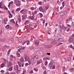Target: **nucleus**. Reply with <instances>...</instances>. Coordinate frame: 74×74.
<instances>
[{"instance_id":"nucleus-1","label":"nucleus","mask_w":74,"mask_h":74,"mask_svg":"<svg viewBox=\"0 0 74 74\" xmlns=\"http://www.w3.org/2000/svg\"><path fill=\"white\" fill-rule=\"evenodd\" d=\"M39 58V56L36 54L33 57V58L32 59V62H36V61H37L38 60Z\"/></svg>"},{"instance_id":"nucleus-2","label":"nucleus","mask_w":74,"mask_h":74,"mask_svg":"<svg viewBox=\"0 0 74 74\" xmlns=\"http://www.w3.org/2000/svg\"><path fill=\"white\" fill-rule=\"evenodd\" d=\"M24 58L25 59V61H28L29 64H31V63L30 62L31 60L29 57L27 56L26 54H24Z\"/></svg>"},{"instance_id":"nucleus-3","label":"nucleus","mask_w":74,"mask_h":74,"mask_svg":"<svg viewBox=\"0 0 74 74\" xmlns=\"http://www.w3.org/2000/svg\"><path fill=\"white\" fill-rule=\"evenodd\" d=\"M18 65H16V66H14V69L15 70H17V72H16L17 74H18L19 73V70H18Z\"/></svg>"},{"instance_id":"nucleus-4","label":"nucleus","mask_w":74,"mask_h":74,"mask_svg":"<svg viewBox=\"0 0 74 74\" xmlns=\"http://www.w3.org/2000/svg\"><path fill=\"white\" fill-rule=\"evenodd\" d=\"M73 41V37L71 36L69 38V43H71Z\"/></svg>"},{"instance_id":"nucleus-5","label":"nucleus","mask_w":74,"mask_h":74,"mask_svg":"<svg viewBox=\"0 0 74 74\" xmlns=\"http://www.w3.org/2000/svg\"><path fill=\"white\" fill-rule=\"evenodd\" d=\"M19 49H18V52H21V50L25 49V47H19Z\"/></svg>"},{"instance_id":"nucleus-6","label":"nucleus","mask_w":74,"mask_h":74,"mask_svg":"<svg viewBox=\"0 0 74 74\" xmlns=\"http://www.w3.org/2000/svg\"><path fill=\"white\" fill-rule=\"evenodd\" d=\"M52 66H53V62H52V61H51L50 63L49 64V65L48 66V68L50 69H51Z\"/></svg>"},{"instance_id":"nucleus-7","label":"nucleus","mask_w":74,"mask_h":74,"mask_svg":"<svg viewBox=\"0 0 74 74\" xmlns=\"http://www.w3.org/2000/svg\"><path fill=\"white\" fill-rule=\"evenodd\" d=\"M51 59L53 61H56L58 60V57L56 56L53 57L51 58Z\"/></svg>"},{"instance_id":"nucleus-8","label":"nucleus","mask_w":74,"mask_h":74,"mask_svg":"<svg viewBox=\"0 0 74 74\" xmlns=\"http://www.w3.org/2000/svg\"><path fill=\"white\" fill-rule=\"evenodd\" d=\"M39 9L40 11H41V12H45V9H42V6L40 7L39 8Z\"/></svg>"},{"instance_id":"nucleus-9","label":"nucleus","mask_w":74,"mask_h":74,"mask_svg":"<svg viewBox=\"0 0 74 74\" xmlns=\"http://www.w3.org/2000/svg\"><path fill=\"white\" fill-rule=\"evenodd\" d=\"M40 41L38 40H36L35 41V45H39V42Z\"/></svg>"},{"instance_id":"nucleus-10","label":"nucleus","mask_w":74,"mask_h":74,"mask_svg":"<svg viewBox=\"0 0 74 74\" xmlns=\"http://www.w3.org/2000/svg\"><path fill=\"white\" fill-rule=\"evenodd\" d=\"M58 41H63V37L61 36L60 38L58 40Z\"/></svg>"},{"instance_id":"nucleus-11","label":"nucleus","mask_w":74,"mask_h":74,"mask_svg":"<svg viewBox=\"0 0 74 74\" xmlns=\"http://www.w3.org/2000/svg\"><path fill=\"white\" fill-rule=\"evenodd\" d=\"M20 62L22 63V62H24V60H23V57H21L20 60Z\"/></svg>"},{"instance_id":"nucleus-12","label":"nucleus","mask_w":74,"mask_h":74,"mask_svg":"<svg viewBox=\"0 0 74 74\" xmlns=\"http://www.w3.org/2000/svg\"><path fill=\"white\" fill-rule=\"evenodd\" d=\"M0 41L1 42H5V39L4 38L0 39Z\"/></svg>"},{"instance_id":"nucleus-13","label":"nucleus","mask_w":74,"mask_h":74,"mask_svg":"<svg viewBox=\"0 0 74 74\" xmlns=\"http://www.w3.org/2000/svg\"><path fill=\"white\" fill-rule=\"evenodd\" d=\"M17 3V4H16V6L17 7H20V5H21V3H20V2H18V3Z\"/></svg>"},{"instance_id":"nucleus-14","label":"nucleus","mask_w":74,"mask_h":74,"mask_svg":"<svg viewBox=\"0 0 74 74\" xmlns=\"http://www.w3.org/2000/svg\"><path fill=\"white\" fill-rule=\"evenodd\" d=\"M26 11V10L25 9H23L20 11L21 13H23V12H25Z\"/></svg>"},{"instance_id":"nucleus-15","label":"nucleus","mask_w":74,"mask_h":74,"mask_svg":"<svg viewBox=\"0 0 74 74\" xmlns=\"http://www.w3.org/2000/svg\"><path fill=\"white\" fill-rule=\"evenodd\" d=\"M62 28L63 30H66L67 29V27H65L64 25H63L62 26Z\"/></svg>"},{"instance_id":"nucleus-16","label":"nucleus","mask_w":74,"mask_h":74,"mask_svg":"<svg viewBox=\"0 0 74 74\" xmlns=\"http://www.w3.org/2000/svg\"><path fill=\"white\" fill-rule=\"evenodd\" d=\"M8 14H9V18H11L12 17V15L11 14L10 11L8 12Z\"/></svg>"},{"instance_id":"nucleus-17","label":"nucleus","mask_w":74,"mask_h":74,"mask_svg":"<svg viewBox=\"0 0 74 74\" xmlns=\"http://www.w3.org/2000/svg\"><path fill=\"white\" fill-rule=\"evenodd\" d=\"M12 66V63L11 62H9V64L8 66V67H10L11 66Z\"/></svg>"},{"instance_id":"nucleus-18","label":"nucleus","mask_w":74,"mask_h":74,"mask_svg":"<svg viewBox=\"0 0 74 74\" xmlns=\"http://www.w3.org/2000/svg\"><path fill=\"white\" fill-rule=\"evenodd\" d=\"M3 7V2H1L0 3V8H2Z\"/></svg>"},{"instance_id":"nucleus-19","label":"nucleus","mask_w":74,"mask_h":74,"mask_svg":"<svg viewBox=\"0 0 74 74\" xmlns=\"http://www.w3.org/2000/svg\"><path fill=\"white\" fill-rule=\"evenodd\" d=\"M18 65L19 66V67H21V66H22V63L21 62H20L18 61Z\"/></svg>"},{"instance_id":"nucleus-20","label":"nucleus","mask_w":74,"mask_h":74,"mask_svg":"<svg viewBox=\"0 0 74 74\" xmlns=\"http://www.w3.org/2000/svg\"><path fill=\"white\" fill-rule=\"evenodd\" d=\"M14 3H18L19 2H20V1L18 0H14Z\"/></svg>"},{"instance_id":"nucleus-21","label":"nucleus","mask_w":74,"mask_h":74,"mask_svg":"<svg viewBox=\"0 0 74 74\" xmlns=\"http://www.w3.org/2000/svg\"><path fill=\"white\" fill-rule=\"evenodd\" d=\"M4 66H5V64H2L1 65V68H3V67H4Z\"/></svg>"},{"instance_id":"nucleus-22","label":"nucleus","mask_w":74,"mask_h":74,"mask_svg":"<svg viewBox=\"0 0 74 74\" xmlns=\"http://www.w3.org/2000/svg\"><path fill=\"white\" fill-rule=\"evenodd\" d=\"M26 16H23L22 20H23L24 19H26Z\"/></svg>"},{"instance_id":"nucleus-23","label":"nucleus","mask_w":74,"mask_h":74,"mask_svg":"<svg viewBox=\"0 0 74 74\" xmlns=\"http://www.w3.org/2000/svg\"><path fill=\"white\" fill-rule=\"evenodd\" d=\"M5 28L7 29H8L10 28V25H7L5 27Z\"/></svg>"},{"instance_id":"nucleus-24","label":"nucleus","mask_w":74,"mask_h":74,"mask_svg":"<svg viewBox=\"0 0 74 74\" xmlns=\"http://www.w3.org/2000/svg\"><path fill=\"white\" fill-rule=\"evenodd\" d=\"M10 52H11V49H10L8 51V54H7V55L8 56H9L10 55Z\"/></svg>"},{"instance_id":"nucleus-25","label":"nucleus","mask_w":74,"mask_h":74,"mask_svg":"<svg viewBox=\"0 0 74 74\" xmlns=\"http://www.w3.org/2000/svg\"><path fill=\"white\" fill-rule=\"evenodd\" d=\"M10 56V60L12 61V58H13V56L12 55H11Z\"/></svg>"},{"instance_id":"nucleus-26","label":"nucleus","mask_w":74,"mask_h":74,"mask_svg":"<svg viewBox=\"0 0 74 74\" xmlns=\"http://www.w3.org/2000/svg\"><path fill=\"white\" fill-rule=\"evenodd\" d=\"M29 18L31 20H33L34 19V17L32 16H29Z\"/></svg>"},{"instance_id":"nucleus-27","label":"nucleus","mask_w":74,"mask_h":74,"mask_svg":"<svg viewBox=\"0 0 74 74\" xmlns=\"http://www.w3.org/2000/svg\"><path fill=\"white\" fill-rule=\"evenodd\" d=\"M16 54L17 55H18V57H19V56H20V53H19V52L18 51L16 53Z\"/></svg>"},{"instance_id":"nucleus-28","label":"nucleus","mask_w":74,"mask_h":74,"mask_svg":"<svg viewBox=\"0 0 74 74\" xmlns=\"http://www.w3.org/2000/svg\"><path fill=\"white\" fill-rule=\"evenodd\" d=\"M57 53L59 55H60L61 54V51H57Z\"/></svg>"},{"instance_id":"nucleus-29","label":"nucleus","mask_w":74,"mask_h":74,"mask_svg":"<svg viewBox=\"0 0 74 74\" xmlns=\"http://www.w3.org/2000/svg\"><path fill=\"white\" fill-rule=\"evenodd\" d=\"M47 47H48V48H51V47H52V46L51 45H47Z\"/></svg>"},{"instance_id":"nucleus-30","label":"nucleus","mask_w":74,"mask_h":74,"mask_svg":"<svg viewBox=\"0 0 74 74\" xmlns=\"http://www.w3.org/2000/svg\"><path fill=\"white\" fill-rule=\"evenodd\" d=\"M71 60V59L70 57H68L66 59V60L67 61H69Z\"/></svg>"},{"instance_id":"nucleus-31","label":"nucleus","mask_w":74,"mask_h":74,"mask_svg":"<svg viewBox=\"0 0 74 74\" xmlns=\"http://www.w3.org/2000/svg\"><path fill=\"white\" fill-rule=\"evenodd\" d=\"M11 21L12 22L14 23V24H15V21H14V20L13 19H12L11 20Z\"/></svg>"},{"instance_id":"nucleus-32","label":"nucleus","mask_w":74,"mask_h":74,"mask_svg":"<svg viewBox=\"0 0 74 74\" xmlns=\"http://www.w3.org/2000/svg\"><path fill=\"white\" fill-rule=\"evenodd\" d=\"M71 19V18H68V19H66V21L68 22L69 21H70Z\"/></svg>"},{"instance_id":"nucleus-33","label":"nucleus","mask_w":74,"mask_h":74,"mask_svg":"<svg viewBox=\"0 0 74 74\" xmlns=\"http://www.w3.org/2000/svg\"><path fill=\"white\" fill-rule=\"evenodd\" d=\"M64 13V15H66V14H67V12L65 11L63 12Z\"/></svg>"},{"instance_id":"nucleus-34","label":"nucleus","mask_w":74,"mask_h":74,"mask_svg":"<svg viewBox=\"0 0 74 74\" xmlns=\"http://www.w3.org/2000/svg\"><path fill=\"white\" fill-rule=\"evenodd\" d=\"M52 44H57L58 43L56 42H51Z\"/></svg>"},{"instance_id":"nucleus-35","label":"nucleus","mask_w":74,"mask_h":74,"mask_svg":"<svg viewBox=\"0 0 74 74\" xmlns=\"http://www.w3.org/2000/svg\"><path fill=\"white\" fill-rule=\"evenodd\" d=\"M64 13L63 12H61L60 14V16H63L64 15Z\"/></svg>"},{"instance_id":"nucleus-36","label":"nucleus","mask_w":74,"mask_h":74,"mask_svg":"<svg viewBox=\"0 0 74 74\" xmlns=\"http://www.w3.org/2000/svg\"><path fill=\"white\" fill-rule=\"evenodd\" d=\"M62 6L63 7H64V1H63L62 3Z\"/></svg>"},{"instance_id":"nucleus-37","label":"nucleus","mask_w":74,"mask_h":74,"mask_svg":"<svg viewBox=\"0 0 74 74\" xmlns=\"http://www.w3.org/2000/svg\"><path fill=\"white\" fill-rule=\"evenodd\" d=\"M48 8H49V7L48 5L46 6L45 7V9L46 10H48Z\"/></svg>"},{"instance_id":"nucleus-38","label":"nucleus","mask_w":74,"mask_h":74,"mask_svg":"<svg viewBox=\"0 0 74 74\" xmlns=\"http://www.w3.org/2000/svg\"><path fill=\"white\" fill-rule=\"evenodd\" d=\"M19 16H19V17L18 18V20L19 21V22H20L21 21V17Z\"/></svg>"},{"instance_id":"nucleus-39","label":"nucleus","mask_w":74,"mask_h":74,"mask_svg":"<svg viewBox=\"0 0 74 74\" xmlns=\"http://www.w3.org/2000/svg\"><path fill=\"white\" fill-rule=\"evenodd\" d=\"M16 26H18V21H16V24H15Z\"/></svg>"},{"instance_id":"nucleus-40","label":"nucleus","mask_w":74,"mask_h":74,"mask_svg":"<svg viewBox=\"0 0 74 74\" xmlns=\"http://www.w3.org/2000/svg\"><path fill=\"white\" fill-rule=\"evenodd\" d=\"M20 10H21V8H17L16 10V11H20Z\"/></svg>"},{"instance_id":"nucleus-41","label":"nucleus","mask_w":74,"mask_h":74,"mask_svg":"<svg viewBox=\"0 0 74 74\" xmlns=\"http://www.w3.org/2000/svg\"><path fill=\"white\" fill-rule=\"evenodd\" d=\"M19 42H23V40L22 39H19Z\"/></svg>"},{"instance_id":"nucleus-42","label":"nucleus","mask_w":74,"mask_h":74,"mask_svg":"<svg viewBox=\"0 0 74 74\" xmlns=\"http://www.w3.org/2000/svg\"><path fill=\"white\" fill-rule=\"evenodd\" d=\"M12 70V67H11L9 68V71H11V70Z\"/></svg>"},{"instance_id":"nucleus-43","label":"nucleus","mask_w":74,"mask_h":74,"mask_svg":"<svg viewBox=\"0 0 74 74\" xmlns=\"http://www.w3.org/2000/svg\"><path fill=\"white\" fill-rule=\"evenodd\" d=\"M40 63H40V62L39 61H38L37 62L36 64H37V65H38L39 64H40Z\"/></svg>"},{"instance_id":"nucleus-44","label":"nucleus","mask_w":74,"mask_h":74,"mask_svg":"<svg viewBox=\"0 0 74 74\" xmlns=\"http://www.w3.org/2000/svg\"><path fill=\"white\" fill-rule=\"evenodd\" d=\"M62 26H60V32H61V31L62 30Z\"/></svg>"},{"instance_id":"nucleus-45","label":"nucleus","mask_w":74,"mask_h":74,"mask_svg":"<svg viewBox=\"0 0 74 74\" xmlns=\"http://www.w3.org/2000/svg\"><path fill=\"white\" fill-rule=\"evenodd\" d=\"M58 38H60V37H63L62 36H61V35H60V34H59L58 35Z\"/></svg>"},{"instance_id":"nucleus-46","label":"nucleus","mask_w":74,"mask_h":74,"mask_svg":"<svg viewBox=\"0 0 74 74\" xmlns=\"http://www.w3.org/2000/svg\"><path fill=\"white\" fill-rule=\"evenodd\" d=\"M69 47H70L71 48H72V49H74V47L72 46L71 45L70 46H69Z\"/></svg>"},{"instance_id":"nucleus-47","label":"nucleus","mask_w":74,"mask_h":74,"mask_svg":"<svg viewBox=\"0 0 74 74\" xmlns=\"http://www.w3.org/2000/svg\"><path fill=\"white\" fill-rule=\"evenodd\" d=\"M29 23V21L28 20L26 21L24 23L25 24H26V23Z\"/></svg>"},{"instance_id":"nucleus-48","label":"nucleus","mask_w":74,"mask_h":74,"mask_svg":"<svg viewBox=\"0 0 74 74\" xmlns=\"http://www.w3.org/2000/svg\"><path fill=\"white\" fill-rule=\"evenodd\" d=\"M27 45H29L30 44V42L29 40H28L27 42Z\"/></svg>"},{"instance_id":"nucleus-49","label":"nucleus","mask_w":74,"mask_h":74,"mask_svg":"<svg viewBox=\"0 0 74 74\" xmlns=\"http://www.w3.org/2000/svg\"><path fill=\"white\" fill-rule=\"evenodd\" d=\"M39 62H40V63H42V60L41 59H40L39 60Z\"/></svg>"},{"instance_id":"nucleus-50","label":"nucleus","mask_w":74,"mask_h":74,"mask_svg":"<svg viewBox=\"0 0 74 74\" xmlns=\"http://www.w3.org/2000/svg\"><path fill=\"white\" fill-rule=\"evenodd\" d=\"M55 69V65H54L52 67V69Z\"/></svg>"},{"instance_id":"nucleus-51","label":"nucleus","mask_w":74,"mask_h":74,"mask_svg":"<svg viewBox=\"0 0 74 74\" xmlns=\"http://www.w3.org/2000/svg\"><path fill=\"white\" fill-rule=\"evenodd\" d=\"M37 12L36 10H35V11L34 12V15H35V14H37Z\"/></svg>"},{"instance_id":"nucleus-52","label":"nucleus","mask_w":74,"mask_h":74,"mask_svg":"<svg viewBox=\"0 0 74 74\" xmlns=\"http://www.w3.org/2000/svg\"><path fill=\"white\" fill-rule=\"evenodd\" d=\"M29 73L30 74H32V73H33V70H31L30 71Z\"/></svg>"},{"instance_id":"nucleus-53","label":"nucleus","mask_w":74,"mask_h":74,"mask_svg":"<svg viewBox=\"0 0 74 74\" xmlns=\"http://www.w3.org/2000/svg\"><path fill=\"white\" fill-rule=\"evenodd\" d=\"M62 43L60 42L58 43V45H57V46H58V45H62Z\"/></svg>"},{"instance_id":"nucleus-54","label":"nucleus","mask_w":74,"mask_h":74,"mask_svg":"<svg viewBox=\"0 0 74 74\" xmlns=\"http://www.w3.org/2000/svg\"><path fill=\"white\" fill-rule=\"evenodd\" d=\"M29 30H27L26 31H25V32L26 33V34H27V33H29Z\"/></svg>"},{"instance_id":"nucleus-55","label":"nucleus","mask_w":74,"mask_h":74,"mask_svg":"<svg viewBox=\"0 0 74 74\" xmlns=\"http://www.w3.org/2000/svg\"><path fill=\"white\" fill-rule=\"evenodd\" d=\"M11 41H12V42H13V41H14V38H12L11 39Z\"/></svg>"},{"instance_id":"nucleus-56","label":"nucleus","mask_w":74,"mask_h":74,"mask_svg":"<svg viewBox=\"0 0 74 74\" xmlns=\"http://www.w3.org/2000/svg\"><path fill=\"white\" fill-rule=\"evenodd\" d=\"M26 71H23V73H21L22 74H26Z\"/></svg>"},{"instance_id":"nucleus-57","label":"nucleus","mask_w":74,"mask_h":74,"mask_svg":"<svg viewBox=\"0 0 74 74\" xmlns=\"http://www.w3.org/2000/svg\"><path fill=\"white\" fill-rule=\"evenodd\" d=\"M38 4L39 5H41L42 4V2H39Z\"/></svg>"},{"instance_id":"nucleus-58","label":"nucleus","mask_w":74,"mask_h":74,"mask_svg":"<svg viewBox=\"0 0 74 74\" xmlns=\"http://www.w3.org/2000/svg\"><path fill=\"white\" fill-rule=\"evenodd\" d=\"M39 14H40V17L41 18H42V16H43V15H42V14L41 13H39Z\"/></svg>"},{"instance_id":"nucleus-59","label":"nucleus","mask_w":74,"mask_h":74,"mask_svg":"<svg viewBox=\"0 0 74 74\" xmlns=\"http://www.w3.org/2000/svg\"><path fill=\"white\" fill-rule=\"evenodd\" d=\"M34 47H30V49H34Z\"/></svg>"},{"instance_id":"nucleus-60","label":"nucleus","mask_w":74,"mask_h":74,"mask_svg":"<svg viewBox=\"0 0 74 74\" xmlns=\"http://www.w3.org/2000/svg\"><path fill=\"white\" fill-rule=\"evenodd\" d=\"M32 26V24H30L29 25H28V27H31Z\"/></svg>"},{"instance_id":"nucleus-61","label":"nucleus","mask_w":74,"mask_h":74,"mask_svg":"<svg viewBox=\"0 0 74 74\" xmlns=\"http://www.w3.org/2000/svg\"><path fill=\"white\" fill-rule=\"evenodd\" d=\"M47 64H48V62L47 61H46L45 62V65H47Z\"/></svg>"},{"instance_id":"nucleus-62","label":"nucleus","mask_w":74,"mask_h":74,"mask_svg":"<svg viewBox=\"0 0 74 74\" xmlns=\"http://www.w3.org/2000/svg\"><path fill=\"white\" fill-rule=\"evenodd\" d=\"M31 10H34V8L33 7H31Z\"/></svg>"},{"instance_id":"nucleus-63","label":"nucleus","mask_w":74,"mask_h":74,"mask_svg":"<svg viewBox=\"0 0 74 74\" xmlns=\"http://www.w3.org/2000/svg\"><path fill=\"white\" fill-rule=\"evenodd\" d=\"M29 64L28 63H26L25 64V65L26 66H28V65Z\"/></svg>"},{"instance_id":"nucleus-64","label":"nucleus","mask_w":74,"mask_h":74,"mask_svg":"<svg viewBox=\"0 0 74 74\" xmlns=\"http://www.w3.org/2000/svg\"><path fill=\"white\" fill-rule=\"evenodd\" d=\"M43 60H47V57H45L43 58Z\"/></svg>"}]
</instances>
